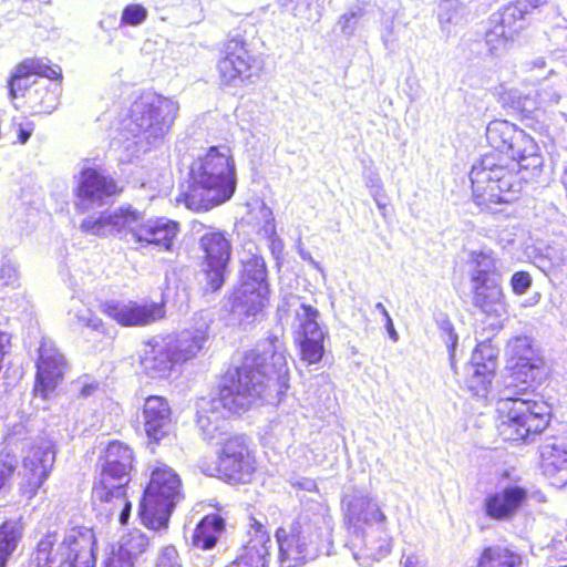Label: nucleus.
Wrapping results in <instances>:
<instances>
[{
    "instance_id": "1",
    "label": "nucleus",
    "mask_w": 567,
    "mask_h": 567,
    "mask_svg": "<svg viewBox=\"0 0 567 567\" xmlns=\"http://www.w3.org/2000/svg\"><path fill=\"white\" fill-rule=\"evenodd\" d=\"M289 368L284 342L277 336L268 337L248 351L241 365L228 372L219 396L210 401V415L200 412L197 424L204 440L218 439L223 432L220 419L247 411L258 399L269 400L271 393L288 389Z\"/></svg>"
},
{
    "instance_id": "2",
    "label": "nucleus",
    "mask_w": 567,
    "mask_h": 567,
    "mask_svg": "<svg viewBox=\"0 0 567 567\" xmlns=\"http://www.w3.org/2000/svg\"><path fill=\"white\" fill-rule=\"evenodd\" d=\"M507 354L514 365L512 381L496 403L497 430L504 441H527L548 425V406L534 400L528 389L546 380L548 367L532 338L517 336L507 342Z\"/></svg>"
},
{
    "instance_id": "3",
    "label": "nucleus",
    "mask_w": 567,
    "mask_h": 567,
    "mask_svg": "<svg viewBox=\"0 0 567 567\" xmlns=\"http://www.w3.org/2000/svg\"><path fill=\"white\" fill-rule=\"evenodd\" d=\"M488 144L507 157L486 154L473 165L470 179L473 193L482 205L509 203L522 189L517 173L539 164L538 146L523 130L505 120L492 121L486 128Z\"/></svg>"
},
{
    "instance_id": "4",
    "label": "nucleus",
    "mask_w": 567,
    "mask_h": 567,
    "mask_svg": "<svg viewBox=\"0 0 567 567\" xmlns=\"http://www.w3.org/2000/svg\"><path fill=\"white\" fill-rule=\"evenodd\" d=\"M302 504L290 530L278 528L276 532L281 567H298L316 558L321 543L330 538L332 520L329 506L315 499L302 501Z\"/></svg>"
},
{
    "instance_id": "5",
    "label": "nucleus",
    "mask_w": 567,
    "mask_h": 567,
    "mask_svg": "<svg viewBox=\"0 0 567 567\" xmlns=\"http://www.w3.org/2000/svg\"><path fill=\"white\" fill-rule=\"evenodd\" d=\"M235 188L234 162L227 153L213 146L190 164L183 200L188 209L206 212L230 199Z\"/></svg>"
},
{
    "instance_id": "6",
    "label": "nucleus",
    "mask_w": 567,
    "mask_h": 567,
    "mask_svg": "<svg viewBox=\"0 0 567 567\" xmlns=\"http://www.w3.org/2000/svg\"><path fill=\"white\" fill-rule=\"evenodd\" d=\"M266 265L261 257L243 261L240 282L231 297L230 323L247 329L258 320L268 295Z\"/></svg>"
},
{
    "instance_id": "7",
    "label": "nucleus",
    "mask_w": 567,
    "mask_h": 567,
    "mask_svg": "<svg viewBox=\"0 0 567 567\" xmlns=\"http://www.w3.org/2000/svg\"><path fill=\"white\" fill-rule=\"evenodd\" d=\"M295 313L297 327V341L300 344L301 359L308 364L318 363L323 355V340L326 332L319 324V311L306 305L296 295H286L278 306L279 313Z\"/></svg>"
},
{
    "instance_id": "8",
    "label": "nucleus",
    "mask_w": 567,
    "mask_h": 567,
    "mask_svg": "<svg viewBox=\"0 0 567 567\" xmlns=\"http://www.w3.org/2000/svg\"><path fill=\"white\" fill-rule=\"evenodd\" d=\"M208 476H217L229 483H248L256 470L255 458L248 447L246 437L233 435L225 440L218 454V462L199 465Z\"/></svg>"
},
{
    "instance_id": "9",
    "label": "nucleus",
    "mask_w": 567,
    "mask_h": 567,
    "mask_svg": "<svg viewBox=\"0 0 567 567\" xmlns=\"http://www.w3.org/2000/svg\"><path fill=\"white\" fill-rule=\"evenodd\" d=\"M200 249L204 252L203 276L204 290L217 291L224 282L227 265L231 256L230 241L224 233L210 230L200 236Z\"/></svg>"
},
{
    "instance_id": "10",
    "label": "nucleus",
    "mask_w": 567,
    "mask_h": 567,
    "mask_svg": "<svg viewBox=\"0 0 567 567\" xmlns=\"http://www.w3.org/2000/svg\"><path fill=\"white\" fill-rule=\"evenodd\" d=\"M100 310L121 327H143L151 324L165 316L164 302L135 300H106Z\"/></svg>"
},
{
    "instance_id": "11",
    "label": "nucleus",
    "mask_w": 567,
    "mask_h": 567,
    "mask_svg": "<svg viewBox=\"0 0 567 567\" xmlns=\"http://www.w3.org/2000/svg\"><path fill=\"white\" fill-rule=\"evenodd\" d=\"M127 481L117 480L99 473L91 489V503L94 508L107 516L113 515L117 505H121L118 520L127 525L132 511V503L127 496Z\"/></svg>"
},
{
    "instance_id": "12",
    "label": "nucleus",
    "mask_w": 567,
    "mask_h": 567,
    "mask_svg": "<svg viewBox=\"0 0 567 567\" xmlns=\"http://www.w3.org/2000/svg\"><path fill=\"white\" fill-rule=\"evenodd\" d=\"M31 76L44 78L62 84L63 75L59 65L53 64L49 59L41 56H30L18 62L12 69L8 80V97L10 101H19L30 86L27 80Z\"/></svg>"
},
{
    "instance_id": "13",
    "label": "nucleus",
    "mask_w": 567,
    "mask_h": 567,
    "mask_svg": "<svg viewBox=\"0 0 567 567\" xmlns=\"http://www.w3.org/2000/svg\"><path fill=\"white\" fill-rule=\"evenodd\" d=\"M497 369V350L488 343H480L464 368V384L476 396H485Z\"/></svg>"
},
{
    "instance_id": "14",
    "label": "nucleus",
    "mask_w": 567,
    "mask_h": 567,
    "mask_svg": "<svg viewBox=\"0 0 567 567\" xmlns=\"http://www.w3.org/2000/svg\"><path fill=\"white\" fill-rule=\"evenodd\" d=\"M549 10L558 14V7L547 0H516L502 7L491 16V21H497L508 34L518 37L527 25L528 18L535 12Z\"/></svg>"
},
{
    "instance_id": "15",
    "label": "nucleus",
    "mask_w": 567,
    "mask_h": 567,
    "mask_svg": "<svg viewBox=\"0 0 567 567\" xmlns=\"http://www.w3.org/2000/svg\"><path fill=\"white\" fill-rule=\"evenodd\" d=\"M65 369L66 361L59 350L42 347L37 361L34 393L44 400L48 399L63 381Z\"/></svg>"
},
{
    "instance_id": "16",
    "label": "nucleus",
    "mask_w": 567,
    "mask_h": 567,
    "mask_svg": "<svg viewBox=\"0 0 567 567\" xmlns=\"http://www.w3.org/2000/svg\"><path fill=\"white\" fill-rule=\"evenodd\" d=\"M54 464L50 449L32 444L22 461L23 493L29 498L35 496L47 481Z\"/></svg>"
},
{
    "instance_id": "17",
    "label": "nucleus",
    "mask_w": 567,
    "mask_h": 567,
    "mask_svg": "<svg viewBox=\"0 0 567 567\" xmlns=\"http://www.w3.org/2000/svg\"><path fill=\"white\" fill-rule=\"evenodd\" d=\"M95 534L90 527H73L63 538L61 550L69 567H94Z\"/></svg>"
},
{
    "instance_id": "18",
    "label": "nucleus",
    "mask_w": 567,
    "mask_h": 567,
    "mask_svg": "<svg viewBox=\"0 0 567 567\" xmlns=\"http://www.w3.org/2000/svg\"><path fill=\"white\" fill-rule=\"evenodd\" d=\"M122 192L123 187L113 177L103 175L96 168L86 167L81 171L80 183L75 188V196L81 200L76 204V208L84 213L86 210L84 200L102 204L104 198L116 196Z\"/></svg>"
},
{
    "instance_id": "19",
    "label": "nucleus",
    "mask_w": 567,
    "mask_h": 567,
    "mask_svg": "<svg viewBox=\"0 0 567 567\" xmlns=\"http://www.w3.org/2000/svg\"><path fill=\"white\" fill-rule=\"evenodd\" d=\"M249 539L241 546L236 558L226 567H268L271 539L264 525L251 520Z\"/></svg>"
},
{
    "instance_id": "20",
    "label": "nucleus",
    "mask_w": 567,
    "mask_h": 567,
    "mask_svg": "<svg viewBox=\"0 0 567 567\" xmlns=\"http://www.w3.org/2000/svg\"><path fill=\"white\" fill-rule=\"evenodd\" d=\"M548 39L555 48L548 58L537 56L525 64L529 72V81L549 80L558 78V63L556 52L567 51V24L557 23L548 32Z\"/></svg>"
},
{
    "instance_id": "21",
    "label": "nucleus",
    "mask_w": 567,
    "mask_h": 567,
    "mask_svg": "<svg viewBox=\"0 0 567 567\" xmlns=\"http://www.w3.org/2000/svg\"><path fill=\"white\" fill-rule=\"evenodd\" d=\"M251 56L243 41L229 40L225 45V56L218 62L223 83L235 85L237 81L249 78Z\"/></svg>"
},
{
    "instance_id": "22",
    "label": "nucleus",
    "mask_w": 567,
    "mask_h": 567,
    "mask_svg": "<svg viewBox=\"0 0 567 567\" xmlns=\"http://www.w3.org/2000/svg\"><path fill=\"white\" fill-rule=\"evenodd\" d=\"M142 414L144 430L148 440L158 444L168 434L172 423V412L167 401L158 395L146 398Z\"/></svg>"
},
{
    "instance_id": "23",
    "label": "nucleus",
    "mask_w": 567,
    "mask_h": 567,
    "mask_svg": "<svg viewBox=\"0 0 567 567\" xmlns=\"http://www.w3.org/2000/svg\"><path fill=\"white\" fill-rule=\"evenodd\" d=\"M526 497L527 492L523 487L507 486L485 497V514L495 520H511Z\"/></svg>"
},
{
    "instance_id": "24",
    "label": "nucleus",
    "mask_w": 567,
    "mask_h": 567,
    "mask_svg": "<svg viewBox=\"0 0 567 567\" xmlns=\"http://www.w3.org/2000/svg\"><path fill=\"white\" fill-rule=\"evenodd\" d=\"M103 463L100 474L117 480L131 481V471L134 463V452L118 440L110 441L102 456Z\"/></svg>"
},
{
    "instance_id": "25",
    "label": "nucleus",
    "mask_w": 567,
    "mask_h": 567,
    "mask_svg": "<svg viewBox=\"0 0 567 567\" xmlns=\"http://www.w3.org/2000/svg\"><path fill=\"white\" fill-rule=\"evenodd\" d=\"M61 84L53 86H28L14 106L29 110L32 114H50L60 104Z\"/></svg>"
},
{
    "instance_id": "26",
    "label": "nucleus",
    "mask_w": 567,
    "mask_h": 567,
    "mask_svg": "<svg viewBox=\"0 0 567 567\" xmlns=\"http://www.w3.org/2000/svg\"><path fill=\"white\" fill-rule=\"evenodd\" d=\"M342 503L346 508V518L350 524H373L385 520V515L368 495L361 492H353L343 497Z\"/></svg>"
},
{
    "instance_id": "27",
    "label": "nucleus",
    "mask_w": 567,
    "mask_h": 567,
    "mask_svg": "<svg viewBox=\"0 0 567 567\" xmlns=\"http://www.w3.org/2000/svg\"><path fill=\"white\" fill-rule=\"evenodd\" d=\"M210 320L204 312L194 316L192 322L179 332V361H187L203 349Z\"/></svg>"
},
{
    "instance_id": "28",
    "label": "nucleus",
    "mask_w": 567,
    "mask_h": 567,
    "mask_svg": "<svg viewBox=\"0 0 567 567\" xmlns=\"http://www.w3.org/2000/svg\"><path fill=\"white\" fill-rule=\"evenodd\" d=\"M473 305L489 317L501 318L506 312L499 280L472 284Z\"/></svg>"
},
{
    "instance_id": "29",
    "label": "nucleus",
    "mask_w": 567,
    "mask_h": 567,
    "mask_svg": "<svg viewBox=\"0 0 567 567\" xmlns=\"http://www.w3.org/2000/svg\"><path fill=\"white\" fill-rule=\"evenodd\" d=\"M543 471L551 484L567 489V442H555L543 447Z\"/></svg>"
},
{
    "instance_id": "30",
    "label": "nucleus",
    "mask_w": 567,
    "mask_h": 567,
    "mask_svg": "<svg viewBox=\"0 0 567 567\" xmlns=\"http://www.w3.org/2000/svg\"><path fill=\"white\" fill-rule=\"evenodd\" d=\"M175 224H164L159 220H147L132 229L135 241L155 245L159 248L172 249L175 238Z\"/></svg>"
},
{
    "instance_id": "31",
    "label": "nucleus",
    "mask_w": 567,
    "mask_h": 567,
    "mask_svg": "<svg viewBox=\"0 0 567 567\" xmlns=\"http://www.w3.org/2000/svg\"><path fill=\"white\" fill-rule=\"evenodd\" d=\"M174 509L173 501L142 495L138 516L142 524L148 529L159 530L167 528L171 514Z\"/></svg>"
},
{
    "instance_id": "32",
    "label": "nucleus",
    "mask_w": 567,
    "mask_h": 567,
    "mask_svg": "<svg viewBox=\"0 0 567 567\" xmlns=\"http://www.w3.org/2000/svg\"><path fill=\"white\" fill-rule=\"evenodd\" d=\"M224 530L225 520L223 517L217 514L206 515L193 532L192 548L203 550L214 548Z\"/></svg>"
},
{
    "instance_id": "33",
    "label": "nucleus",
    "mask_w": 567,
    "mask_h": 567,
    "mask_svg": "<svg viewBox=\"0 0 567 567\" xmlns=\"http://www.w3.org/2000/svg\"><path fill=\"white\" fill-rule=\"evenodd\" d=\"M177 493V475L165 465L156 467L152 472L151 480L146 485L143 495L173 501Z\"/></svg>"
},
{
    "instance_id": "34",
    "label": "nucleus",
    "mask_w": 567,
    "mask_h": 567,
    "mask_svg": "<svg viewBox=\"0 0 567 567\" xmlns=\"http://www.w3.org/2000/svg\"><path fill=\"white\" fill-rule=\"evenodd\" d=\"M147 547L148 538L143 533L131 532L120 550L109 556L104 567H132V563L124 556H137L144 553Z\"/></svg>"
},
{
    "instance_id": "35",
    "label": "nucleus",
    "mask_w": 567,
    "mask_h": 567,
    "mask_svg": "<svg viewBox=\"0 0 567 567\" xmlns=\"http://www.w3.org/2000/svg\"><path fill=\"white\" fill-rule=\"evenodd\" d=\"M470 261L473 265L472 284L499 280L496 266L497 260L492 250H473L470 254Z\"/></svg>"
},
{
    "instance_id": "36",
    "label": "nucleus",
    "mask_w": 567,
    "mask_h": 567,
    "mask_svg": "<svg viewBox=\"0 0 567 567\" xmlns=\"http://www.w3.org/2000/svg\"><path fill=\"white\" fill-rule=\"evenodd\" d=\"M121 215L116 212H101L96 218L83 219L80 229L86 235L97 237L106 236L109 233L120 228Z\"/></svg>"
},
{
    "instance_id": "37",
    "label": "nucleus",
    "mask_w": 567,
    "mask_h": 567,
    "mask_svg": "<svg viewBox=\"0 0 567 567\" xmlns=\"http://www.w3.org/2000/svg\"><path fill=\"white\" fill-rule=\"evenodd\" d=\"M22 537V527L13 520H4L0 525V567H7L10 556L14 553Z\"/></svg>"
},
{
    "instance_id": "38",
    "label": "nucleus",
    "mask_w": 567,
    "mask_h": 567,
    "mask_svg": "<svg viewBox=\"0 0 567 567\" xmlns=\"http://www.w3.org/2000/svg\"><path fill=\"white\" fill-rule=\"evenodd\" d=\"M520 564V556L512 550L494 546L484 549L477 567H516Z\"/></svg>"
},
{
    "instance_id": "39",
    "label": "nucleus",
    "mask_w": 567,
    "mask_h": 567,
    "mask_svg": "<svg viewBox=\"0 0 567 567\" xmlns=\"http://www.w3.org/2000/svg\"><path fill=\"white\" fill-rule=\"evenodd\" d=\"M516 37L508 34L507 30L503 28L497 21L488 19V28L485 32V44L493 55H502L515 40Z\"/></svg>"
},
{
    "instance_id": "40",
    "label": "nucleus",
    "mask_w": 567,
    "mask_h": 567,
    "mask_svg": "<svg viewBox=\"0 0 567 567\" xmlns=\"http://www.w3.org/2000/svg\"><path fill=\"white\" fill-rule=\"evenodd\" d=\"M280 4L293 17L307 21H319L322 16L320 0H278Z\"/></svg>"
},
{
    "instance_id": "41",
    "label": "nucleus",
    "mask_w": 567,
    "mask_h": 567,
    "mask_svg": "<svg viewBox=\"0 0 567 567\" xmlns=\"http://www.w3.org/2000/svg\"><path fill=\"white\" fill-rule=\"evenodd\" d=\"M463 11L464 4L461 0H441L437 10L441 30L450 34L454 25L463 22Z\"/></svg>"
},
{
    "instance_id": "42",
    "label": "nucleus",
    "mask_w": 567,
    "mask_h": 567,
    "mask_svg": "<svg viewBox=\"0 0 567 567\" xmlns=\"http://www.w3.org/2000/svg\"><path fill=\"white\" fill-rule=\"evenodd\" d=\"M52 535H47L37 544L28 563V567H60L53 555L54 540Z\"/></svg>"
},
{
    "instance_id": "43",
    "label": "nucleus",
    "mask_w": 567,
    "mask_h": 567,
    "mask_svg": "<svg viewBox=\"0 0 567 567\" xmlns=\"http://www.w3.org/2000/svg\"><path fill=\"white\" fill-rule=\"evenodd\" d=\"M364 11L360 7L351 8L341 14L337 21L340 33L347 38L352 37L363 24Z\"/></svg>"
},
{
    "instance_id": "44",
    "label": "nucleus",
    "mask_w": 567,
    "mask_h": 567,
    "mask_svg": "<svg viewBox=\"0 0 567 567\" xmlns=\"http://www.w3.org/2000/svg\"><path fill=\"white\" fill-rule=\"evenodd\" d=\"M17 465L18 461L14 454L6 453L0 457V496L10 491Z\"/></svg>"
},
{
    "instance_id": "45",
    "label": "nucleus",
    "mask_w": 567,
    "mask_h": 567,
    "mask_svg": "<svg viewBox=\"0 0 567 567\" xmlns=\"http://www.w3.org/2000/svg\"><path fill=\"white\" fill-rule=\"evenodd\" d=\"M151 363V368L157 371H165L172 368V355L164 348L154 347L143 358V363L147 367Z\"/></svg>"
},
{
    "instance_id": "46",
    "label": "nucleus",
    "mask_w": 567,
    "mask_h": 567,
    "mask_svg": "<svg viewBox=\"0 0 567 567\" xmlns=\"http://www.w3.org/2000/svg\"><path fill=\"white\" fill-rule=\"evenodd\" d=\"M147 18V10L138 3L127 4L121 14L122 25H138Z\"/></svg>"
},
{
    "instance_id": "47",
    "label": "nucleus",
    "mask_w": 567,
    "mask_h": 567,
    "mask_svg": "<svg viewBox=\"0 0 567 567\" xmlns=\"http://www.w3.org/2000/svg\"><path fill=\"white\" fill-rule=\"evenodd\" d=\"M128 126L134 123L137 126V133L148 131L156 120L154 115V110L152 107H146L143 111L136 112L134 110L131 111L128 118Z\"/></svg>"
},
{
    "instance_id": "48",
    "label": "nucleus",
    "mask_w": 567,
    "mask_h": 567,
    "mask_svg": "<svg viewBox=\"0 0 567 567\" xmlns=\"http://www.w3.org/2000/svg\"><path fill=\"white\" fill-rule=\"evenodd\" d=\"M34 123L28 118L12 123V130L16 132V143L25 144L34 132Z\"/></svg>"
},
{
    "instance_id": "49",
    "label": "nucleus",
    "mask_w": 567,
    "mask_h": 567,
    "mask_svg": "<svg viewBox=\"0 0 567 567\" xmlns=\"http://www.w3.org/2000/svg\"><path fill=\"white\" fill-rule=\"evenodd\" d=\"M511 285L515 293H525L532 285L529 274L525 271L515 272L512 277Z\"/></svg>"
},
{
    "instance_id": "50",
    "label": "nucleus",
    "mask_w": 567,
    "mask_h": 567,
    "mask_svg": "<svg viewBox=\"0 0 567 567\" xmlns=\"http://www.w3.org/2000/svg\"><path fill=\"white\" fill-rule=\"evenodd\" d=\"M399 30H396V27L391 23L385 27L384 31L382 32L381 39L383 42V45L389 51H394L398 48L399 43Z\"/></svg>"
},
{
    "instance_id": "51",
    "label": "nucleus",
    "mask_w": 567,
    "mask_h": 567,
    "mask_svg": "<svg viewBox=\"0 0 567 567\" xmlns=\"http://www.w3.org/2000/svg\"><path fill=\"white\" fill-rule=\"evenodd\" d=\"M292 488L296 491H307L318 493L317 483L315 480L302 476H292L289 481Z\"/></svg>"
},
{
    "instance_id": "52",
    "label": "nucleus",
    "mask_w": 567,
    "mask_h": 567,
    "mask_svg": "<svg viewBox=\"0 0 567 567\" xmlns=\"http://www.w3.org/2000/svg\"><path fill=\"white\" fill-rule=\"evenodd\" d=\"M556 82H551L548 90L537 91L538 104L545 105L550 103H557L559 100V92L556 89Z\"/></svg>"
},
{
    "instance_id": "53",
    "label": "nucleus",
    "mask_w": 567,
    "mask_h": 567,
    "mask_svg": "<svg viewBox=\"0 0 567 567\" xmlns=\"http://www.w3.org/2000/svg\"><path fill=\"white\" fill-rule=\"evenodd\" d=\"M508 97L512 99V107L522 112H532L529 107L530 99L528 96L522 97L517 95L516 91H511Z\"/></svg>"
},
{
    "instance_id": "54",
    "label": "nucleus",
    "mask_w": 567,
    "mask_h": 567,
    "mask_svg": "<svg viewBox=\"0 0 567 567\" xmlns=\"http://www.w3.org/2000/svg\"><path fill=\"white\" fill-rule=\"evenodd\" d=\"M440 328L442 331H444L449 336V340L446 343L449 344L451 351H453L456 342H457V336L454 333V328L452 322L449 319H444L440 323Z\"/></svg>"
},
{
    "instance_id": "55",
    "label": "nucleus",
    "mask_w": 567,
    "mask_h": 567,
    "mask_svg": "<svg viewBox=\"0 0 567 567\" xmlns=\"http://www.w3.org/2000/svg\"><path fill=\"white\" fill-rule=\"evenodd\" d=\"M41 11V3L38 0H22L20 12L25 16H35Z\"/></svg>"
},
{
    "instance_id": "56",
    "label": "nucleus",
    "mask_w": 567,
    "mask_h": 567,
    "mask_svg": "<svg viewBox=\"0 0 567 567\" xmlns=\"http://www.w3.org/2000/svg\"><path fill=\"white\" fill-rule=\"evenodd\" d=\"M365 185L369 188L371 195L384 190L381 178L377 174L369 175L365 181Z\"/></svg>"
},
{
    "instance_id": "57",
    "label": "nucleus",
    "mask_w": 567,
    "mask_h": 567,
    "mask_svg": "<svg viewBox=\"0 0 567 567\" xmlns=\"http://www.w3.org/2000/svg\"><path fill=\"white\" fill-rule=\"evenodd\" d=\"M206 231H208V230L206 229V226L203 223H200L196 219H194L189 223V231L188 233L194 237H198L199 240H200V236L203 234H205Z\"/></svg>"
},
{
    "instance_id": "58",
    "label": "nucleus",
    "mask_w": 567,
    "mask_h": 567,
    "mask_svg": "<svg viewBox=\"0 0 567 567\" xmlns=\"http://www.w3.org/2000/svg\"><path fill=\"white\" fill-rule=\"evenodd\" d=\"M378 206V208L381 210L382 214H384V210L386 208V195L384 193V190H382L381 193H374L371 195Z\"/></svg>"
},
{
    "instance_id": "59",
    "label": "nucleus",
    "mask_w": 567,
    "mask_h": 567,
    "mask_svg": "<svg viewBox=\"0 0 567 567\" xmlns=\"http://www.w3.org/2000/svg\"><path fill=\"white\" fill-rule=\"evenodd\" d=\"M299 256L302 260L308 261L310 265H312L315 268L320 269L319 264L312 258L311 254L307 251L301 246L298 248Z\"/></svg>"
},
{
    "instance_id": "60",
    "label": "nucleus",
    "mask_w": 567,
    "mask_h": 567,
    "mask_svg": "<svg viewBox=\"0 0 567 567\" xmlns=\"http://www.w3.org/2000/svg\"><path fill=\"white\" fill-rule=\"evenodd\" d=\"M385 328H386V330H388L389 337H390L393 341H398V339H399V334H398V332H396V331H395V329H394L393 321H392V318H391V317H388V319H385Z\"/></svg>"
},
{
    "instance_id": "61",
    "label": "nucleus",
    "mask_w": 567,
    "mask_h": 567,
    "mask_svg": "<svg viewBox=\"0 0 567 567\" xmlns=\"http://www.w3.org/2000/svg\"><path fill=\"white\" fill-rule=\"evenodd\" d=\"M404 567H425L414 557H408L404 561Z\"/></svg>"
},
{
    "instance_id": "62",
    "label": "nucleus",
    "mask_w": 567,
    "mask_h": 567,
    "mask_svg": "<svg viewBox=\"0 0 567 567\" xmlns=\"http://www.w3.org/2000/svg\"><path fill=\"white\" fill-rule=\"evenodd\" d=\"M375 309L383 316L384 320L388 319V317H390L386 308L384 307V305L382 302H378L375 305Z\"/></svg>"
},
{
    "instance_id": "63",
    "label": "nucleus",
    "mask_w": 567,
    "mask_h": 567,
    "mask_svg": "<svg viewBox=\"0 0 567 567\" xmlns=\"http://www.w3.org/2000/svg\"><path fill=\"white\" fill-rule=\"evenodd\" d=\"M382 550L384 551V554H389L390 553V545L386 544L385 546H383Z\"/></svg>"
},
{
    "instance_id": "64",
    "label": "nucleus",
    "mask_w": 567,
    "mask_h": 567,
    "mask_svg": "<svg viewBox=\"0 0 567 567\" xmlns=\"http://www.w3.org/2000/svg\"><path fill=\"white\" fill-rule=\"evenodd\" d=\"M564 184H565V186L567 188V166H566V169H565Z\"/></svg>"
}]
</instances>
